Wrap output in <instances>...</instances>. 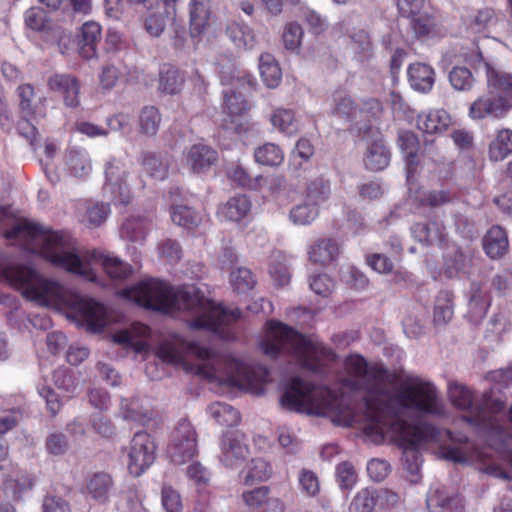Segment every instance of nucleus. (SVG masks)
I'll list each match as a JSON object with an SVG mask.
<instances>
[{"label": "nucleus", "instance_id": "1", "mask_svg": "<svg viewBox=\"0 0 512 512\" xmlns=\"http://www.w3.org/2000/svg\"><path fill=\"white\" fill-rule=\"evenodd\" d=\"M344 385L353 391L367 394V423L385 415H398L414 409L420 415L439 416L444 405L436 386L420 377H409L395 391L389 389L391 374L382 365H368L360 355H350L344 361Z\"/></svg>", "mask_w": 512, "mask_h": 512}, {"label": "nucleus", "instance_id": "2", "mask_svg": "<svg viewBox=\"0 0 512 512\" xmlns=\"http://www.w3.org/2000/svg\"><path fill=\"white\" fill-rule=\"evenodd\" d=\"M5 238L30 252L42 255L54 266L89 281H95L97 266H101L115 280H124L132 272L131 267L116 256L96 250L80 251L68 234L50 231L38 223L17 218L14 214Z\"/></svg>", "mask_w": 512, "mask_h": 512}, {"label": "nucleus", "instance_id": "3", "mask_svg": "<svg viewBox=\"0 0 512 512\" xmlns=\"http://www.w3.org/2000/svg\"><path fill=\"white\" fill-rule=\"evenodd\" d=\"M122 295L139 306L165 314L187 312L191 329H204L227 340L233 337L232 324L241 316L238 309L215 304L194 286L172 288L159 280H146L124 289Z\"/></svg>", "mask_w": 512, "mask_h": 512}, {"label": "nucleus", "instance_id": "4", "mask_svg": "<svg viewBox=\"0 0 512 512\" xmlns=\"http://www.w3.org/2000/svg\"><path fill=\"white\" fill-rule=\"evenodd\" d=\"M0 281L9 283L20 290L25 298L38 305L67 307L90 331H101L108 323L107 311L102 304L66 289L55 280L41 277L29 267L0 266Z\"/></svg>", "mask_w": 512, "mask_h": 512}, {"label": "nucleus", "instance_id": "5", "mask_svg": "<svg viewBox=\"0 0 512 512\" xmlns=\"http://www.w3.org/2000/svg\"><path fill=\"white\" fill-rule=\"evenodd\" d=\"M158 355L163 361L177 365H184L189 356H195L200 361L196 365V373L210 381L238 387L250 381L248 368L243 362L231 356L216 355L209 348L181 337L163 342Z\"/></svg>", "mask_w": 512, "mask_h": 512}, {"label": "nucleus", "instance_id": "6", "mask_svg": "<svg viewBox=\"0 0 512 512\" xmlns=\"http://www.w3.org/2000/svg\"><path fill=\"white\" fill-rule=\"evenodd\" d=\"M260 348L270 358H286L289 362L316 371L325 362L332 361L334 352L322 343L307 339L281 322L270 321L260 341Z\"/></svg>", "mask_w": 512, "mask_h": 512}, {"label": "nucleus", "instance_id": "7", "mask_svg": "<svg viewBox=\"0 0 512 512\" xmlns=\"http://www.w3.org/2000/svg\"><path fill=\"white\" fill-rule=\"evenodd\" d=\"M447 394L451 404L462 412V419L486 436L501 434L504 419L512 424V406L506 412L503 401L495 397L492 391L476 397L469 387L451 380Z\"/></svg>", "mask_w": 512, "mask_h": 512}, {"label": "nucleus", "instance_id": "8", "mask_svg": "<svg viewBox=\"0 0 512 512\" xmlns=\"http://www.w3.org/2000/svg\"><path fill=\"white\" fill-rule=\"evenodd\" d=\"M409 412H415V410L405 409L395 416L385 415L373 423H367L364 430L366 434L373 436L375 441L383 440L385 434L390 432L397 436L403 446V465L414 476L419 472L422 463L417 448L426 442L439 441L441 433L435 426L428 423L409 424L405 420Z\"/></svg>", "mask_w": 512, "mask_h": 512}, {"label": "nucleus", "instance_id": "9", "mask_svg": "<svg viewBox=\"0 0 512 512\" xmlns=\"http://www.w3.org/2000/svg\"><path fill=\"white\" fill-rule=\"evenodd\" d=\"M330 391L316 387L299 377L291 379L280 402L283 408L300 413H318L319 409L328 405Z\"/></svg>", "mask_w": 512, "mask_h": 512}, {"label": "nucleus", "instance_id": "10", "mask_svg": "<svg viewBox=\"0 0 512 512\" xmlns=\"http://www.w3.org/2000/svg\"><path fill=\"white\" fill-rule=\"evenodd\" d=\"M157 445L155 439L145 431L136 432L129 445L128 470L134 476H140L155 461Z\"/></svg>", "mask_w": 512, "mask_h": 512}, {"label": "nucleus", "instance_id": "11", "mask_svg": "<svg viewBox=\"0 0 512 512\" xmlns=\"http://www.w3.org/2000/svg\"><path fill=\"white\" fill-rule=\"evenodd\" d=\"M197 453V433L192 424L180 420L172 432L168 455L171 461L181 465L191 460Z\"/></svg>", "mask_w": 512, "mask_h": 512}, {"label": "nucleus", "instance_id": "12", "mask_svg": "<svg viewBox=\"0 0 512 512\" xmlns=\"http://www.w3.org/2000/svg\"><path fill=\"white\" fill-rule=\"evenodd\" d=\"M128 171L125 164L118 159H111L105 164V183L103 191L116 204H127L131 191L127 183Z\"/></svg>", "mask_w": 512, "mask_h": 512}, {"label": "nucleus", "instance_id": "13", "mask_svg": "<svg viewBox=\"0 0 512 512\" xmlns=\"http://www.w3.org/2000/svg\"><path fill=\"white\" fill-rule=\"evenodd\" d=\"M512 107L511 101L506 96L489 90L478 97L469 108V116L475 120L485 118L503 119Z\"/></svg>", "mask_w": 512, "mask_h": 512}, {"label": "nucleus", "instance_id": "14", "mask_svg": "<svg viewBox=\"0 0 512 512\" xmlns=\"http://www.w3.org/2000/svg\"><path fill=\"white\" fill-rule=\"evenodd\" d=\"M249 454L245 435L240 431H228L221 440V462L229 468L242 464Z\"/></svg>", "mask_w": 512, "mask_h": 512}, {"label": "nucleus", "instance_id": "15", "mask_svg": "<svg viewBox=\"0 0 512 512\" xmlns=\"http://www.w3.org/2000/svg\"><path fill=\"white\" fill-rule=\"evenodd\" d=\"M47 86L51 92L62 98L65 106L72 108L79 106L81 85L76 76L65 73L53 74L48 77Z\"/></svg>", "mask_w": 512, "mask_h": 512}, {"label": "nucleus", "instance_id": "16", "mask_svg": "<svg viewBox=\"0 0 512 512\" xmlns=\"http://www.w3.org/2000/svg\"><path fill=\"white\" fill-rule=\"evenodd\" d=\"M210 0H190L189 34L192 39H200L210 27Z\"/></svg>", "mask_w": 512, "mask_h": 512}, {"label": "nucleus", "instance_id": "17", "mask_svg": "<svg viewBox=\"0 0 512 512\" xmlns=\"http://www.w3.org/2000/svg\"><path fill=\"white\" fill-rule=\"evenodd\" d=\"M427 508L430 512H461L462 499L458 495L450 494L445 488H430L426 498Z\"/></svg>", "mask_w": 512, "mask_h": 512}, {"label": "nucleus", "instance_id": "18", "mask_svg": "<svg viewBox=\"0 0 512 512\" xmlns=\"http://www.w3.org/2000/svg\"><path fill=\"white\" fill-rule=\"evenodd\" d=\"M64 164L68 174L79 179L88 177L93 168L88 151L77 147L66 150Z\"/></svg>", "mask_w": 512, "mask_h": 512}, {"label": "nucleus", "instance_id": "19", "mask_svg": "<svg viewBox=\"0 0 512 512\" xmlns=\"http://www.w3.org/2000/svg\"><path fill=\"white\" fill-rule=\"evenodd\" d=\"M486 254L492 259L503 257L509 248L506 231L498 225L492 226L483 239Z\"/></svg>", "mask_w": 512, "mask_h": 512}, {"label": "nucleus", "instance_id": "20", "mask_svg": "<svg viewBox=\"0 0 512 512\" xmlns=\"http://www.w3.org/2000/svg\"><path fill=\"white\" fill-rule=\"evenodd\" d=\"M339 254V244L330 238L317 240L308 250L309 260L320 265L330 264L338 258Z\"/></svg>", "mask_w": 512, "mask_h": 512}, {"label": "nucleus", "instance_id": "21", "mask_svg": "<svg viewBox=\"0 0 512 512\" xmlns=\"http://www.w3.org/2000/svg\"><path fill=\"white\" fill-rule=\"evenodd\" d=\"M389 160L390 153L384 145L382 137H376L367 146V152L364 157L366 168L372 171L383 170L388 166Z\"/></svg>", "mask_w": 512, "mask_h": 512}, {"label": "nucleus", "instance_id": "22", "mask_svg": "<svg viewBox=\"0 0 512 512\" xmlns=\"http://www.w3.org/2000/svg\"><path fill=\"white\" fill-rule=\"evenodd\" d=\"M484 65L486 68L488 89L502 96H506L510 101L512 98V74L495 68L488 62H485Z\"/></svg>", "mask_w": 512, "mask_h": 512}, {"label": "nucleus", "instance_id": "23", "mask_svg": "<svg viewBox=\"0 0 512 512\" xmlns=\"http://www.w3.org/2000/svg\"><path fill=\"white\" fill-rule=\"evenodd\" d=\"M217 160V152L203 144L193 145L188 151L186 161L190 168L197 173L208 169Z\"/></svg>", "mask_w": 512, "mask_h": 512}, {"label": "nucleus", "instance_id": "24", "mask_svg": "<svg viewBox=\"0 0 512 512\" xmlns=\"http://www.w3.org/2000/svg\"><path fill=\"white\" fill-rule=\"evenodd\" d=\"M408 78L412 88L426 93L434 85L435 73L431 66L424 63H414L408 68Z\"/></svg>", "mask_w": 512, "mask_h": 512}, {"label": "nucleus", "instance_id": "25", "mask_svg": "<svg viewBox=\"0 0 512 512\" xmlns=\"http://www.w3.org/2000/svg\"><path fill=\"white\" fill-rule=\"evenodd\" d=\"M450 120L445 110H432L418 116L417 127L427 134L441 133L448 128Z\"/></svg>", "mask_w": 512, "mask_h": 512}, {"label": "nucleus", "instance_id": "26", "mask_svg": "<svg viewBox=\"0 0 512 512\" xmlns=\"http://www.w3.org/2000/svg\"><path fill=\"white\" fill-rule=\"evenodd\" d=\"M419 242L427 245H441L445 240V229L438 222L416 223L411 228Z\"/></svg>", "mask_w": 512, "mask_h": 512}, {"label": "nucleus", "instance_id": "27", "mask_svg": "<svg viewBox=\"0 0 512 512\" xmlns=\"http://www.w3.org/2000/svg\"><path fill=\"white\" fill-rule=\"evenodd\" d=\"M100 35L101 27L98 23L86 22L83 24L81 40L78 42V52L81 57L90 59L95 56Z\"/></svg>", "mask_w": 512, "mask_h": 512}, {"label": "nucleus", "instance_id": "28", "mask_svg": "<svg viewBox=\"0 0 512 512\" xmlns=\"http://www.w3.org/2000/svg\"><path fill=\"white\" fill-rule=\"evenodd\" d=\"M120 413L123 419L147 425L152 419V412L140 404L138 397L123 398L120 403Z\"/></svg>", "mask_w": 512, "mask_h": 512}, {"label": "nucleus", "instance_id": "29", "mask_svg": "<svg viewBox=\"0 0 512 512\" xmlns=\"http://www.w3.org/2000/svg\"><path fill=\"white\" fill-rule=\"evenodd\" d=\"M152 219L146 216H132L122 225L121 237L132 242L143 241L150 229Z\"/></svg>", "mask_w": 512, "mask_h": 512}, {"label": "nucleus", "instance_id": "30", "mask_svg": "<svg viewBox=\"0 0 512 512\" xmlns=\"http://www.w3.org/2000/svg\"><path fill=\"white\" fill-rule=\"evenodd\" d=\"M495 11L491 8H483L470 14L464 19L466 29L471 34H482L496 23Z\"/></svg>", "mask_w": 512, "mask_h": 512}, {"label": "nucleus", "instance_id": "31", "mask_svg": "<svg viewBox=\"0 0 512 512\" xmlns=\"http://www.w3.org/2000/svg\"><path fill=\"white\" fill-rule=\"evenodd\" d=\"M141 165L150 177L163 180L168 175L170 161L166 156L145 152L141 156Z\"/></svg>", "mask_w": 512, "mask_h": 512}, {"label": "nucleus", "instance_id": "32", "mask_svg": "<svg viewBox=\"0 0 512 512\" xmlns=\"http://www.w3.org/2000/svg\"><path fill=\"white\" fill-rule=\"evenodd\" d=\"M259 70L262 81L268 88H276L282 80L279 64L269 53H264L259 59Z\"/></svg>", "mask_w": 512, "mask_h": 512}, {"label": "nucleus", "instance_id": "33", "mask_svg": "<svg viewBox=\"0 0 512 512\" xmlns=\"http://www.w3.org/2000/svg\"><path fill=\"white\" fill-rule=\"evenodd\" d=\"M170 213L172 221L184 228H195L202 221L200 213L187 205L178 204L176 199L172 201Z\"/></svg>", "mask_w": 512, "mask_h": 512}, {"label": "nucleus", "instance_id": "34", "mask_svg": "<svg viewBox=\"0 0 512 512\" xmlns=\"http://www.w3.org/2000/svg\"><path fill=\"white\" fill-rule=\"evenodd\" d=\"M272 474L270 464L262 459H252L248 466L241 472V478L245 485H253L256 482H263L269 479Z\"/></svg>", "mask_w": 512, "mask_h": 512}, {"label": "nucleus", "instance_id": "35", "mask_svg": "<svg viewBox=\"0 0 512 512\" xmlns=\"http://www.w3.org/2000/svg\"><path fill=\"white\" fill-rule=\"evenodd\" d=\"M251 209V202L245 195L230 198L221 208L220 214L230 221H240L247 216Z\"/></svg>", "mask_w": 512, "mask_h": 512}, {"label": "nucleus", "instance_id": "36", "mask_svg": "<svg viewBox=\"0 0 512 512\" xmlns=\"http://www.w3.org/2000/svg\"><path fill=\"white\" fill-rule=\"evenodd\" d=\"M512 153V130L501 129L489 145V158L502 161Z\"/></svg>", "mask_w": 512, "mask_h": 512}, {"label": "nucleus", "instance_id": "37", "mask_svg": "<svg viewBox=\"0 0 512 512\" xmlns=\"http://www.w3.org/2000/svg\"><path fill=\"white\" fill-rule=\"evenodd\" d=\"M20 99V111L24 117H43L44 110L35 101L34 88L30 84L20 85L17 89Z\"/></svg>", "mask_w": 512, "mask_h": 512}, {"label": "nucleus", "instance_id": "38", "mask_svg": "<svg viewBox=\"0 0 512 512\" xmlns=\"http://www.w3.org/2000/svg\"><path fill=\"white\" fill-rule=\"evenodd\" d=\"M112 484V479L108 474L98 472L88 479L86 489L94 500L104 503L108 499Z\"/></svg>", "mask_w": 512, "mask_h": 512}, {"label": "nucleus", "instance_id": "39", "mask_svg": "<svg viewBox=\"0 0 512 512\" xmlns=\"http://www.w3.org/2000/svg\"><path fill=\"white\" fill-rule=\"evenodd\" d=\"M445 433L451 441V444L445 449V457L458 463L468 461L470 457L468 438L463 435L454 436L450 431H446Z\"/></svg>", "mask_w": 512, "mask_h": 512}, {"label": "nucleus", "instance_id": "40", "mask_svg": "<svg viewBox=\"0 0 512 512\" xmlns=\"http://www.w3.org/2000/svg\"><path fill=\"white\" fill-rule=\"evenodd\" d=\"M226 33L238 47L251 49L255 44L253 30L244 23L231 22L226 28Z\"/></svg>", "mask_w": 512, "mask_h": 512}, {"label": "nucleus", "instance_id": "41", "mask_svg": "<svg viewBox=\"0 0 512 512\" xmlns=\"http://www.w3.org/2000/svg\"><path fill=\"white\" fill-rule=\"evenodd\" d=\"M210 416L220 425L232 427L240 422L239 412L229 404L216 402L208 408Z\"/></svg>", "mask_w": 512, "mask_h": 512}, {"label": "nucleus", "instance_id": "42", "mask_svg": "<svg viewBox=\"0 0 512 512\" xmlns=\"http://www.w3.org/2000/svg\"><path fill=\"white\" fill-rule=\"evenodd\" d=\"M270 121L274 128L287 135H293L299 130L294 112L290 109L278 108L274 110Z\"/></svg>", "mask_w": 512, "mask_h": 512}, {"label": "nucleus", "instance_id": "43", "mask_svg": "<svg viewBox=\"0 0 512 512\" xmlns=\"http://www.w3.org/2000/svg\"><path fill=\"white\" fill-rule=\"evenodd\" d=\"M490 305V297L481 284L473 283L470 289L469 307L475 318L485 316Z\"/></svg>", "mask_w": 512, "mask_h": 512}, {"label": "nucleus", "instance_id": "44", "mask_svg": "<svg viewBox=\"0 0 512 512\" xmlns=\"http://www.w3.org/2000/svg\"><path fill=\"white\" fill-rule=\"evenodd\" d=\"M330 196V184L323 177H317L307 184L305 200L317 207Z\"/></svg>", "mask_w": 512, "mask_h": 512}, {"label": "nucleus", "instance_id": "45", "mask_svg": "<svg viewBox=\"0 0 512 512\" xmlns=\"http://www.w3.org/2000/svg\"><path fill=\"white\" fill-rule=\"evenodd\" d=\"M453 314V294L449 291H440L435 301L434 322L446 324L452 319Z\"/></svg>", "mask_w": 512, "mask_h": 512}, {"label": "nucleus", "instance_id": "46", "mask_svg": "<svg viewBox=\"0 0 512 512\" xmlns=\"http://www.w3.org/2000/svg\"><path fill=\"white\" fill-rule=\"evenodd\" d=\"M256 162L266 166H279L284 161V152L274 143H265L254 152Z\"/></svg>", "mask_w": 512, "mask_h": 512}, {"label": "nucleus", "instance_id": "47", "mask_svg": "<svg viewBox=\"0 0 512 512\" xmlns=\"http://www.w3.org/2000/svg\"><path fill=\"white\" fill-rule=\"evenodd\" d=\"M378 490L374 488L361 489L350 503L351 512H373L378 505Z\"/></svg>", "mask_w": 512, "mask_h": 512}, {"label": "nucleus", "instance_id": "48", "mask_svg": "<svg viewBox=\"0 0 512 512\" xmlns=\"http://www.w3.org/2000/svg\"><path fill=\"white\" fill-rule=\"evenodd\" d=\"M502 432L501 434H488L487 441L490 446L503 453V457L507 459L512 465V450L507 449L508 440L512 438V424L508 419L502 421Z\"/></svg>", "mask_w": 512, "mask_h": 512}, {"label": "nucleus", "instance_id": "49", "mask_svg": "<svg viewBox=\"0 0 512 512\" xmlns=\"http://www.w3.org/2000/svg\"><path fill=\"white\" fill-rule=\"evenodd\" d=\"M470 263V257L464 254L460 249L453 248L445 256V273L448 277H457L460 273L466 272Z\"/></svg>", "mask_w": 512, "mask_h": 512}, {"label": "nucleus", "instance_id": "50", "mask_svg": "<svg viewBox=\"0 0 512 512\" xmlns=\"http://www.w3.org/2000/svg\"><path fill=\"white\" fill-rule=\"evenodd\" d=\"M33 487V479L28 475H21L17 478L8 477L3 482V491L7 497L17 501L22 494Z\"/></svg>", "mask_w": 512, "mask_h": 512}, {"label": "nucleus", "instance_id": "51", "mask_svg": "<svg viewBox=\"0 0 512 512\" xmlns=\"http://www.w3.org/2000/svg\"><path fill=\"white\" fill-rule=\"evenodd\" d=\"M183 83L182 73L174 67H167L160 74L159 89L167 94H175L180 91Z\"/></svg>", "mask_w": 512, "mask_h": 512}, {"label": "nucleus", "instance_id": "52", "mask_svg": "<svg viewBox=\"0 0 512 512\" xmlns=\"http://www.w3.org/2000/svg\"><path fill=\"white\" fill-rule=\"evenodd\" d=\"M333 113L341 118L351 119L357 113V107L351 96L343 90L335 91L333 94Z\"/></svg>", "mask_w": 512, "mask_h": 512}, {"label": "nucleus", "instance_id": "53", "mask_svg": "<svg viewBox=\"0 0 512 512\" xmlns=\"http://www.w3.org/2000/svg\"><path fill=\"white\" fill-rule=\"evenodd\" d=\"M161 122L159 111L154 106L144 107L139 115V125L141 132L148 136H153L157 133Z\"/></svg>", "mask_w": 512, "mask_h": 512}, {"label": "nucleus", "instance_id": "54", "mask_svg": "<svg viewBox=\"0 0 512 512\" xmlns=\"http://www.w3.org/2000/svg\"><path fill=\"white\" fill-rule=\"evenodd\" d=\"M449 82L457 91H469L474 85L472 72L464 66H455L449 72Z\"/></svg>", "mask_w": 512, "mask_h": 512}, {"label": "nucleus", "instance_id": "55", "mask_svg": "<svg viewBox=\"0 0 512 512\" xmlns=\"http://www.w3.org/2000/svg\"><path fill=\"white\" fill-rule=\"evenodd\" d=\"M150 329L144 324H134L131 330H121L114 334L113 339L118 344L127 346L138 345L136 338H145L149 335Z\"/></svg>", "mask_w": 512, "mask_h": 512}, {"label": "nucleus", "instance_id": "56", "mask_svg": "<svg viewBox=\"0 0 512 512\" xmlns=\"http://www.w3.org/2000/svg\"><path fill=\"white\" fill-rule=\"evenodd\" d=\"M318 207L307 202L293 207L290 211V219L296 225H309L318 216Z\"/></svg>", "mask_w": 512, "mask_h": 512}, {"label": "nucleus", "instance_id": "57", "mask_svg": "<svg viewBox=\"0 0 512 512\" xmlns=\"http://www.w3.org/2000/svg\"><path fill=\"white\" fill-rule=\"evenodd\" d=\"M340 278L345 284L356 290H363L369 284L366 275L354 266L343 267L340 271Z\"/></svg>", "mask_w": 512, "mask_h": 512}, {"label": "nucleus", "instance_id": "58", "mask_svg": "<svg viewBox=\"0 0 512 512\" xmlns=\"http://www.w3.org/2000/svg\"><path fill=\"white\" fill-rule=\"evenodd\" d=\"M454 194L448 190H431L424 192L420 198V204L436 208L444 204L450 203L454 199Z\"/></svg>", "mask_w": 512, "mask_h": 512}, {"label": "nucleus", "instance_id": "59", "mask_svg": "<svg viewBox=\"0 0 512 512\" xmlns=\"http://www.w3.org/2000/svg\"><path fill=\"white\" fill-rule=\"evenodd\" d=\"M223 94L224 111L229 115L240 116L248 109L247 102L241 94L232 91H224Z\"/></svg>", "mask_w": 512, "mask_h": 512}, {"label": "nucleus", "instance_id": "60", "mask_svg": "<svg viewBox=\"0 0 512 512\" xmlns=\"http://www.w3.org/2000/svg\"><path fill=\"white\" fill-rule=\"evenodd\" d=\"M410 18V25L417 37L426 36L431 33L434 28V20L428 14L427 9L415 16H408Z\"/></svg>", "mask_w": 512, "mask_h": 512}, {"label": "nucleus", "instance_id": "61", "mask_svg": "<svg viewBox=\"0 0 512 512\" xmlns=\"http://www.w3.org/2000/svg\"><path fill=\"white\" fill-rule=\"evenodd\" d=\"M69 447V441L63 433H51L46 437L45 448L50 455H64L68 451Z\"/></svg>", "mask_w": 512, "mask_h": 512}, {"label": "nucleus", "instance_id": "62", "mask_svg": "<svg viewBox=\"0 0 512 512\" xmlns=\"http://www.w3.org/2000/svg\"><path fill=\"white\" fill-rule=\"evenodd\" d=\"M233 287L239 292L251 290L255 285L252 272L247 268H238L230 276Z\"/></svg>", "mask_w": 512, "mask_h": 512}, {"label": "nucleus", "instance_id": "63", "mask_svg": "<svg viewBox=\"0 0 512 512\" xmlns=\"http://www.w3.org/2000/svg\"><path fill=\"white\" fill-rule=\"evenodd\" d=\"M302 36L303 29L298 23L292 22L287 24L283 32L285 48L291 51L297 50L301 44Z\"/></svg>", "mask_w": 512, "mask_h": 512}, {"label": "nucleus", "instance_id": "64", "mask_svg": "<svg viewBox=\"0 0 512 512\" xmlns=\"http://www.w3.org/2000/svg\"><path fill=\"white\" fill-rule=\"evenodd\" d=\"M162 505L166 512H181L182 501L180 494L171 486L164 485L161 493Z\"/></svg>", "mask_w": 512, "mask_h": 512}]
</instances>
